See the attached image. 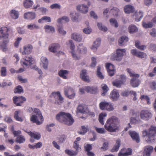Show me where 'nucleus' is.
<instances>
[{
	"instance_id": "a18cd8bd",
	"label": "nucleus",
	"mask_w": 156,
	"mask_h": 156,
	"mask_svg": "<svg viewBox=\"0 0 156 156\" xmlns=\"http://www.w3.org/2000/svg\"><path fill=\"white\" fill-rule=\"evenodd\" d=\"M44 29L46 32H51L53 33L55 31V28L54 27L49 25H46L44 27Z\"/></svg>"
},
{
	"instance_id": "774afa93",
	"label": "nucleus",
	"mask_w": 156,
	"mask_h": 156,
	"mask_svg": "<svg viewBox=\"0 0 156 156\" xmlns=\"http://www.w3.org/2000/svg\"><path fill=\"white\" fill-rule=\"evenodd\" d=\"M22 40V38L21 37H19L17 38L15 42L14 43V46L16 48H17L19 45V44L20 41Z\"/></svg>"
},
{
	"instance_id": "c9c22d12",
	"label": "nucleus",
	"mask_w": 156,
	"mask_h": 156,
	"mask_svg": "<svg viewBox=\"0 0 156 156\" xmlns=\"http://www.w3.org/2000/svg\"><path fill=\"white\" fill-rule=\"evenodd\" d=\"M143 13L141 11H139L138 13L136 12L135 13V18L136 21H139L143 16Z\"/></svg>"
},
{
	"instance_id": "338daca9",
	"label": "nucleus",
	"mask_w": 156,
	"mask_h": 156,
	"mask_svg": "<svg viewBox=\"0 0 156 156\" xmlns=\"http://www.w3.org/2000/svg\"><path fill=\"white\" fill-rule=\"evenodd\" d=\"M143 27L145 28H148L151 27L153 25V24L151 22H149L148 23H143L142 24Z\"/></svg>"
},
{
	"instance_id": "f8f14e48",
	"label": "nucleus",
	"mask_w": 156,
	"mask_h": 156,
	"mask_svg": "<svg viewBox=\"0 0 156 156\" xmlns=\"http://www.w3.org/2000/svg\"><path fill=\"white\" fill-rule=\"evenodd\" d=\"M33 61V58L30 55H27L26 56V58L21 59V64L23 65L27 66L28 65H30Z\"/></svg>"
},
{
	"instance_id": "5701e85b",
	"label": "nucleus",
	"mask_w": 156,
	"mask_h": 156,
	"mask_svg": "<svg viewBox=\"0 0 156 156\" xmlns=\"http://www.w3.org/2000/svg\"><path fill=\"white\" fill-rule=\"evenodd\" d=\"M153 149V147L151 146H146L144 151V156H150L151 153Z\"/></svg>"
},
{
	"instance_id": "052dcab7",
	"label": "nucleus",
	"mask_w": 156,
	"mask_h": 156,
	"mask_svg": "<svg viewBox=\"0 0 156 156\" xmlns=\"http://www.w3.org/2000/svg\"><path fill=\"white\" fill-rule=\"evenodd\" d=\"M51 94L53 95H57L59 98V100L61 101H62L63 100V98L61 96L60 93L59 92H52Z\"/></svg>"
},
{
	"instance_id": "473e14b6",
	"label": "nucleus",
	"mask_w": 156,
	"mask_h": 156,
	"mask_svg": "<svg viewBox=\"0 0 156 156\" xmlns=\"http://www.w3.org/2000/svg\"><path fill=\"white\" fill-rule=\"evenodd\" d=\"M33 3V1L31 0H24L23 5L25 8L28 9L31 7Z\"/></svg>"
},
{
	"instance_id": "e2e57ef3",
	"label": "nucleus",
	"mask_w": 156,
	"mask_h": 156,
	"mask_svg": "<svg viewBox=\"0 0 156 156\" xmlns=\"http://www.w3.org/2000/svg\"><path fill=\"white\" fill-rule=\"evenodd\" d=\"M87 127H81V129L79 131L78 133L81 135H83L85 134L87 132Z\"/></svg>"
},
{
	"instance_id": "ea45409f",
	"label": "nucleus",
	"mask_w": 156,
	"mask_h": 156,
	"mask_svg": "<svg viewBox=\"0 0 156 156\" xmlns=\"http://www.w3.org/2000/svg\"><path fill=\"white\" fill-rule=\"evenodd\" d=\"M140 42L138 41H137L135 42V46L137 48L141 50H144V48H146V46L140 45Z\"/></svg>"
},
{
	"instance_id": "c85d7f7f",
	"label": "nucleus",
	"mask_w": 156,
	"mask_h": 156,
	"mask_svg": "<svg viewBox=\"0 0 156 156\" xmlns=\"http://www.w3.org/2000/svg\"><path fill=\"white\" fill-rule=\"evenodd\" d=\"M41 64H42V66L44 69H47L48 68V59L46 57H42L41 58Z\"/></svg>"
},
{
	"instance_id": "6ab92c4d",
	"label": "nucleus",
	"mask_w": 156,
	"mask_h": 156,
	"mask_svg": "<svg viewBox=\"0 0 156 156\" xmlns=\"http://www.w3.org/2000/svg\"><path fill=\"white\" fill-rule=\"evenodd\" d=\"M119 96V95L116 90H113L111 93L110 95V98L113 101H117Z\"/></svg>"
},
{
	"instance_id": "2eb2a0df",
	"label": "nucleus",
	"mask_w": 156,
	"mask_h": 156,
	"mask_svg": "<svg viewBox=\"0 0 156 156\" xmlns=\"http://www.w3.org/2000/svg\"><path fill=\"white\" fill-rule=\"evenodd\" d=\"M131 53L133 55L141 58L146 57L147 55L143 52L137 51L136 49H132L131 50Z\"/></svg>"
},
{
	"instance_id": "864d4df0",
	"label": "nucleus",
	"mask_w": 156,
	"mask_h": 156,
	"mask_svg": "<svg viewBox=\"0 0 156 156\" xmlns=\"http://www.w3.org/2000/svg\"><path fill=\"white\" fill-rule=\"evenodd\" d=\"M101 67L100 66H98L97 70V76L100 79H103L104 78V76L103 75L102 73L101 72Z\"/></svg>"
},
{
	"instance_id": "a19ab883",
	"label": "nucleus",
	"mask_w": 156,
	"mask_h": 156,
	"mask_svg": "<svg viewBox=\"0 0 156 156\" xmlns=\"http://www.w3.org/2000/svg\"><path fill=\"white\" fill-rule=\"evenodd\" d=\"M44 21L46 22H50L51 21V18L49 17L44 16L41 19H39L38 20V22L39 23H43Z\"/></svg>"
},
{
	"instance_id": "49530a36",
	"label": "nucleus",
	"mask_w": 156,
	"mask_h": 156,
	"mask_svg": "<svg viewBox=\"0 0 156 156\" xmlns=\"http://www.w3.org/2000/svg\"><path fill=\"white\" fill-rule=\"evenodd\" d=\"M107 102L106 101L101 102L99 104L100 109L102 110H106Z\"/></svg>"
},
{
	"instance_id": "72a5a7b5",
	"label": "nucleus",
	"mask_w": 156,
	"mask_h": 156,
	"mask_svg": "<svg viewBox=\"0 0 156 156\" xmlns=\"http://www.w3.org/2000/svg\"><path fill=\"white\" fill-rule=\"evenodd\" d=\"M71 37L72 39L76 41L80 42L82 40L81 36L78 34L74 33L72 34Z\"/></svg>"
},
{
	"instance_id": "f3484780",
	"label": "nucleus",
	"mask_w": 156,
	"mask_h": 156,
	"mask_svg": "<svg viewBox=\"0 0 156 156\" xmlns=\"http://www.w3.org/2000/svg\"><path fill=\"white\" fill-rule=\"evenodd\" d=\"M87 74L86 70H83L80 74V77L83 81L89 83L90 82V80L89 79V76Z\"/></svg>"
},
{
	"instance_id": "603ef678",
	"label": "nucleus",
	"mask_w": 156,
	"mask_h": 156,
	"mask_svg": "<svg viewBox=\"0 0 156 156\" xmlns=\"http://www.w3.org/2000/svg\"><path fill=\"white\" fill-rule=\"evenodd\" d=\"M28 29L30 30L37 29L39 28V26L35 24H30L28 25L27 26Z\"/></svg>"
},
{
	"instance_id": "7c9ffc66",
	"label": "nucleus",
	"mask_w": 156,
	"mask_h": 156,
	"mask_svg": "<svg viewBox=\"0 0 156 156\" xmlns=\"http://www.w3.org/2000/svg\"><path fill=\"white\" fill-rule=\"evenodd\" d=\"M77 109L79 112L82 113H85L88 111L87 108L86 106H83L81 105H78Z\"/></svg>"
},
{
	"instance_id": "4468645a",
	"label": "nucleus",
	"mask_w": 156,
	"mask_h": 156,
	"mask_svg": "<svg viewBox=\"0 0 156 156\" xmlns=\"http://www.w3.org/2000/svg\"><path fill=\"white\" fill-rule=\"evenodd\" d=\"M129 134L133 140L135 141L137 143L140 142V138L138 133L135 131H129Z\"/></svg>"
},
{
	"instance_id": "8fccbe9b",
	"label": "nucleus",
	"mask_w": 156,
	"mask_h": 156,
	"mask_svg": "<svg viewBox=\"0 0 156 156\" xmlns=\"http://www.w3.org/2000/svg\"><path fill=\"white\" fill-rule=\"evenodd\" d=\"M109 22L112 26H114L116 28H117L118 27V24L117 21L115 19L111 18L110 19Z\"/></svg>"
},
{
	"instance_id": "f257e3e1",
	"label": "nucleus",
	"mask_w": 156,
	"mask_h": 156,
	"mask_svg": "<svg viewBox=\"0 0 156 156\" xmlns=\"http://www.w3.org/2000/svg\"><path fill=\"white\" fill-rule=\"evenodd\" d=\"M55 118L59 122L69 126L72 125L74 122L71 114L63 112L57 114Z\"/></svg>"
},
{
	"instance_id": "39448f33",
	"label": "nucleus",
	"mask_w": 156,
	"mask_h": 156,
	"mask_svg": "<svg viewBox=\"0 0 156 156\" xmlns=\"http://www.w3.org/2000/svg\"><path fill=\"white\" fill-rule=\"evenodd\" d=\"M126 50L125 49H118L116 50V55H112L111 59L113 60L120 61L122 58L124 54L126 53Z\"/></svg>"
},
{
	"instance_id": "13d9d810",
	"label": "nucleus",
	"mask_w": 156,
	"mask_h": 156,
	"mask_svg": "<svg viewBox=\"0 0 156 156\" xmlns=\"http://www.w3.org/2000/svg\"><path fill=\"white\" fill-rule=\"evenodd\" d=\"M62 20H64L65 22H68L69 21V19L66 16H63L58 19L57 20V22L59 23H60Z\"/></svg>"
},
{
	"instance_id": "e433bc0d",
	"label": "nucleus",
	"mask_w": 156,
	"mask_h": 156,
	"mask_svg": "<svg viewBox=\"0 0 156 156\" xmlns=\"http://www.w3.org/2000/svg\"><path fill=\"white\" fill-rule=\"evenodd\" d=\"M107 116V114L105 112H102L99 115V121L101 124L103 125L104 124V119Z\"/></svg>"
},
{
	"instance_id": "c756f323",
	"label": "nucleus",
	"mask_w": 156,
	"mask_h": 156,
	"mask_svg": "<svg viewBox=\"0 0 156 156\" xmlns=\"http://www.w3.org/2000/svg\"><path fill=\"white\" fill-rule=\"evenodd\" d=\"M121 141L120 140L118 139L116 142V143L112 148L111 150L112 152L117 151L120 147Z\"/></svg>"
},
{
	"instance_id": "20e7f679",
	"label": "nucleus",
	"mask_w": 156,
	"mask_h": 156,
	"mask_svg": "<svg viewBox=\"0 0 156 156\" xmlns=\"http://www.w3.org/2000/svg\"><path fill=\"white\" fill-rule=\"evenodd\" d=\"M126 70L129 73L130 76L133 77L130 81L131 85L133 87H137L139 85L140 83V81L138 79L140 76L139 75L135 74L134 73L132 72L130 69H127Z\"/></svg>"
},
{
	"instance_id": "cd10ccee",
	"label": "nucleus",
	"mask_w": 156,
	"mask_h": 156,
	"mask_svg": "<svg viewBox=\"0 0 156 156\" xmlns=\"http://www.w3.org/2000/svg\"><path fill=\"white\" fill-rule=\"evenodd\" d=\"M9 41L8 40H3L2 42L1 43L0 48L3 51H5L7 50V44Z\"/></svg>"
},
{
	"instance_id": "c03bdc74",
	"label": "nucleus",
	"mask_w": 156,
	"mask_h": 156,
	"mask_svg": "<svg viewBox=\"0 0 156 156\" xmlns=\"http://www.w3.org/2000/svg\"><path fill=\"white\" fill-rule=\"evenodd\" d=\"M25 141L24 137L22 135H19L17 136L16 140V142L18 143L21 144Z\"/></svg>"
},
{
	"instance_id": "0e129e2a",
	"label": "nucleus",
	"mask_w": 156,
	"mask_h": 156,
	"mask_svg": "<svg viewBox=\"0 0 156 156\" xmlns=\"http://www.w3.org/2000/svg\"><path fill=\"white\" fill-rule=\"evenodd\" d=\"M65 152L66 154L70 156H74L76 155L75 152L68 149L65 150Z\"/></svg>"
},
{
	"instance_id": "680f3d73",
	"label": "nucleus",
	"mask_w": 156,
	"mask_h": 156,
	"mask_svg": "<svg viewBox=\"0 0 156 156\" xmlns=\"http://www.w3.org/2000/svg\"><path fill=\"white\" fill-rule=\"evenodd\" d=\"M140 98L141 100H143V99L146 100L147 101V103L148 105L151 103L150 98L147 95H141L140 97Z\"/></svg>"
},
{
	"instance_id": "58836bf2",
	"label": "nucleus",
	"mask_w": 156,
	"mask_h": 156,
	"mask_svg": "<svg viewBox=\"0 0 156 156\" xmlns=\"http://www.w3.org/2000/svg\"><path fill=\"white\" fill-rule=\"evenodd\" d=\"M102 89L103 91V93L101 94L102 96H105L108 91L109 89L106 84H102L101 85Z\"/></svg>"
},
{
	"instance_id": "5fc2aeb1",
	"label": "nucleus",
	"mask_w": 156,
	"mask_h": 156,
	"mask_svg": "<svg viewBox=\"0 0 156 156\" xmlns=\"http://www.w3.org/2000/svg\"><path fill=\"white\" fill-rule=\"evenodd\" d=\"M119 11V9L116 7H114L111 9V12L113 15L115 16H117L118 15V12Z\"/></svg>"
},
{
	"instance_id": "4d7b16f0",
	"label": "nucleus",
	"mask_w": 156,
	"mask_h": 156,
	"mask_svg": "<svg viewBox=\"0 0 156 156\" xmlns=\"http://www.w3.org/2000/svg\"><path fill=\"white\" fill-rule=\"evenodd\" d=\"M1 75L2 76H5L7 75L6 68L5 67H2L0 71Z\"/></svg>"
},
{
	"instance_id": "4c0bfd02",
	"label": "nucleus",
	"mask_w": 156,
	"mask_h": 156,
	"mask_svg": "<svg viewBox=\"0 0 156 156\" xmlns=\"http://www.w3.org/2000/svg\"><path fill=\"white\" fill-rule=\"evenodd\" d=\"M128 30L129 32L131 34L137 31L138 29L135 25H131L129 27Z\"/></svg>"
},
{
	"instance_id": "393cba45",
	"label": "nucleus",
	"mask_w": 156,
	"mask_h": 156,
	"mask_svg": "<svg viewBox=\"0 0 156 156\" xmlns=\"http://www.w3.org/2000/svg\"><path fill=\"white\" fill-rule=\"evenodd\" d=\"M69 42L70 45V49L72 50L71 52L72 54V57L75 60L79 59V58L76 56V55L74 53V50L75 48V45L73 41L69 40Z\"/></svg>"
},
{
	"instance_id": "bb28decb",
	"label": "nucleus",
	"mask_w": 156,
	"mask_h": 156,
	"mask_svg": "<svg viewBox=\"0 0 156 156\" xmlns=\"http://www.w3.org/2000/svg\"><path fill=\"white\" fill-rule=\"evenodd\" d=\"M60 48V45L58 44H53L51 45L49 48V50L50 51L52 52H55L57 50H58Z\"/></svg>"
},
{
	"instance_id": "0eeeda50",
	"label": "nucleus",
	"mask_w": 156,
	"mask_h": 156,
	"mask_svg": "<svg viewBox=\"0 0 156 156\" xmlns=\"http://www.w3.org/2000/svg\"><path fill=\"white\" fill-rule=\"evenodd\" d=\"M9 29L7 27H2L0 28V40L8 38L9 37Z\"/></svg>"
},
{
	"instance_id": "de8ad7c7",
	"label": "nucleus",
	"mask_w": 156,
	"mask_h": 156,
	"mask_svg": "<svg viewBox=\"0 0 156 156\" xmlns=\"http://www.w3.org/2000/svg\"><path fill=\"white\" fill-rule=\"evenodd\" d=\"M14 93H15L20 94L23 93V90L22 87L20 86H18L14 89Z\"/></svg>"
},
{
	"instance_id": "6e6d98bb",
	"label": "nucleus",
	"mask_w": 156,
	"mask_h": 156,
	"mask_svg": "<svg viewBox=\"0 0 156 156\" xmlns=\"http://www.w3.org/2000/svg\"><path fill=\"white\" fill-rule=\"evenodd\" d=\"M105 67L107 71H109V70H115L114 65L110 63H107L106 64Z\"/></svg>"
},
{
	"instance_id": "4be33fe9",
	"label": "nucleus",
	"mask_w": 156,
	"mask_h": 156,
	"mask_svg": "<svg viewBox=\"0 0 156 156\" xmlns=\"http://www.w3.org/2000/svg\"><path fill=\"white\" fill-rule=\"evenodd\" d=\"M101 39L100 38L97 39L93 44L91 48V49L94 52L96 51L97 50V48L101 44Z\"/></svg>"
},
{
	"instance_id": "412c9836",
	"label": "nucleus",
	"mask_w": 156,
	"mask_h": 156,
	"mask_svg": "<svg viewBox=\"0 0 156 156\" xmlns=\"http://www.w3.org/2000/svg\"><path fill=\"white\" fill-rule=\"evenodd\" d=\"M76 9L78 11L83 13H86L88 11V6L84 5H78Z\"/></svg>"
},
{
	"instance_id": "3c124183",
	"label": "nucleus",
	"mask_w": 156,
	"mask_h": 156,
	"mask_svg": "<svg viewBox=\"0 0 156 156\" xmlns=\"http://www.w3.org/2000/svg\"><path fill=\"white\" fill-rule=\"evenodd\" d=\"M106 106V111H112L114 109L113 104L110 102H107Z\"/></svg>"
},
{
	"instance_id": "9d476101",
	"label": "nucleus",
	"mask_w": 156,
	"mask_h": 156,
	"mask_svg": "<svg viewBox=\"0 0 156 156\" xmlns=\"http://www.w3.org/2000/svg\"><path fill=\"white\" fill-rule=\"evenodd\" d=\"M26 98L23 96H15L13 98V101L14 103L17 106H21L22 104L26 101Z\"/></svg>"
},
{
	"instance_id": "1a4fd4ad",
	"label": "nucleus",
	"mask_w": 156,
	"mask_h": 156,
	"mask_svg": "<svg viewBox=\"0 0 156 156\" xmlns=\"http://www.w3.org/2000/svg\"><path fill=\"white\" fill-rule=\"evenodd\" d=\"M152 116L151 112L149 110H143L141 111L140 113L141 118L145 120H147L151 118Z\"/></svg>"
},
{
	"instance_id": "bf43d9fd",
	"label": "nucleus",
	"mask_w": 156,
	"mask_h": 156,
	"mask_svg": "<svg viewBox=\"0 0 156 156\" xmlns=\"http://www.w3.org/2000/svg\"><path fill=\"white\" fill-rule=\"evenodd\" d=\"M97 26L99 29L102 31H106L108 30L107 28L103 26L101 23H98Z\"/></svg>"
},
{
	"instance_id": "09e8293b",
	"label": "nucleus",
	"mask_w": 156,
	"mask_h": 156,
	"mask_svg": "<svg viewBox=\"0 0 156 156\" xmlns=\"http://www.w3.org/2000/svg\"><path fill=\"white\" fill-rule=\"evenodd\" d=\"M20 112V111H16L15 112L14 118L17 121L22 122L23 121V119L21 117H19L18 116Z\"/></svg>"
},
{
	"instance_id": "9b49d317",
	"label": "nucleus",
	"mask_w": 156,
	"mask_h": 156,
	"mask_svg": "<svg viewBox=\"0 0 156 156\" xmlns=\"http://www.w3.org/2000/svg\"><path fill=\"white\" fill-rule=\"evenodd\" d=\"M65 95L68 98L72 99L75 96V93L73 89L71 87H68L65 89Z\"/></svg>"
},
{
	"instance_id": "aec40b11",
	"label": "nucleus",
	"mask_w": 156,
	"mask_h": 156,
	"mask_svg": "<svg viewBox=\"0 0 156 156\" xmlns=\"http://www.w3.org/2000/svg\"><path fill=\"white\" fill-rule=\"evenodd\" d=\"M24 16L25 19L32 20L35 18L36 14L34 12H28L25 13Z\"/></svg>"
},
{
	"instance_id": "7ed1b4c3",
	"label": "nucleus",
	"mask_w": 156,
	"mask_h": 156,
	"mask_svg": "<svg viewBox=\"0 0 156 156\" xmlns=\"http://www.w3.org/2000/svg\"><path fill=\"white\" fill-rule=\"evenodd\" d=\"M156 135V127H151L148 130H144L142 131V136L145 137H147V141L148 143H151L154 140V137Z\"/></svg>"
},
{
	"instance_id": "423d86ee",
	"label": "nucleus",
	"mask_w": 156,
	"mask_h": 156,
	"mask_svg": "<svg viewBox=\"0 0 156 156\" xmlns=\"http://www.w3.org/2000/svg\"><path fill=\"white\" fill-rule=\"evenodd\" d=\"M119 123L118 118L115 116H112L107 121L104 127H116Z\"/></svg>"
},
{
	"instance_id": "6e6552de",
	"label": "nucleus",
	"mask_w": 156,
	"mask_h": 156,
	"mask_svg": "<svg viewBox=\"0 0 156 156\" xmlns=\"http://www.w3.org/2000/svg\"><path fill=\"white\" fill-rule=\"evenodd\" d=\"M126 77L124 75H121L120 76V80H116L112 82V84L114 86L119 88L121 85L124 84L126 82Z\"/></svg>"
},
{
	"instance_id": "79ce46f5",
	"label": "nucleus",
	"mask_w": 156,
	"mask_h": 156,
	"mask_svg": "<svg viewBox=\"0 0 156 156\" xmlns=\"http://www.w3.org/2000/svg\"><path fill=\"white\" fill-rule=\"evenodd\" d=\"M70 15H72V16L71 17V20L73 22H77L79 20H78V16L79 15L78 13H77L75 12H73L70 14Z\"/></svg>"
},
{
	"instance_id": "37998d69",
	"label": "nucleus",
	"mask_w": 156,
	"mask_h": 156,
	"mask_svg": "<svg viewBox=\"0 0 156 156\" xmlns=\"http://www.w3.org/2000/svg\"><path fill=\"white\" fill-rule=\"evenodd\" d=\"M80 52L82 53L83 54L86 53L87 52V49L85 47H84L83 46V44H81L79 45V47L78 49Z\"/></svg>"
},
{
	"instance_id": "f03ea898",
	"label": "nucleus",
	"mask_w": 156,
	"mask_h": 156,
	"mask_svg": "<svg viewBox=\"0 0 156 156\" xmlns=\"http://www.w3.org/2000/svg\"><path fill=\"white\" fill-rule=\"evenodd\" d=\"M28 110L30 112H33V114L36 115H32L31 117L30 120L33 123H35L37 125H40L42 123L44 119L38 109L29 107L28 108Z\"/></svg>"
},
{
	"instance_id": "69168bd1",
	"label": "nucleus",
	"mask_w": 156,
	"mask_h": 156,
	"mask_svg": "<svg viewBox=\"0 0 156 156\" xmlns=\"http://www.w3.org/2000/svg\"><path fill=\"white\" fill-rule=\"evenodd\" d=\"M58 30L59 33L61 34L65 35L66 34V32L63 29V26H59L58 27Z\"/></svg>"
},
{
	"instance_id": "ddd939ff",
	"label": "nucleus",
	"mask_w": 156,
	"mask_h": 156,
	"mask_svg": "<svg viewBox=\"0 0 156 156\" xmlns=\"http://www.w3.org/2000/svg\"><path fill=\"white\" fill-rule=\"evenodd\" d=\"M27 133L31 138H33L34 139L37 140H39L41 137V135L40 133L38 132H32L29 130L27 129H23Z\"/></svg>"
},
{
	"instance_id": "a878e982",
	"label": "nucleus",
	"mask_w": 156,
	"mask_h": 156,
	"mask_svg": "<svg viewBox=\"0 0 156 156\" xmlns=\"http://www.w3.org/2000/svg\"><path fill=\"white\" fill-rule=\"evenodd\" d=\"M124 11L126 13H133L134 11V7L130 5H128L124 7Z\"/></svg>"
},
{
	"instance_id": "f704fd0d",
	"label": "nucleus",
	"mask_w": 156,
	"mask_h": 156,
	"mask_svg": "<svg viewBox=\"0 0 156 156\" xmlns=\"http://www.w3.org/2000/svg\"><path fill=\"white\" fill-rule=\"evenodd\" d=\"M11 16L14 19H17L19 17V12L13 9L10 12Z\"/></svg>"
},
{
	"instance_id": "b1692460",
	"label": "nucleus",
	"mask_w": 156,
	"mask_h": 156,
	"mask_svg": "<svg viewBox=\"0 0 156 156\" xmlns=\"http://www.w3.org/2000/svg\"><path fill=\"white\" fill-rule=\"evenodd\" d=\"M68 71L61 69L58 72V75L59 76L63 79H66L67 78V76L69 73Z\"/></svg>"
},
{
	"instance_id": "2f4dec72",
	"label": "nucleus",
	"mask_w": 156,
	"mask_h": 156,
	"mask_svg": "<svg viewBox=\"0 0 156 156\" xmlns=\"http://www.w3.org/2000/svg\"><path fill=\"white\" fill-rule=\"evenodd\" d=\"M128 41V38L126 36H123L121 37L119 40V45L122 46L125 43Z\"/></svg>"
},
{
	"instance_id": "a211bd4d",
	"label": "nucleus",
	"mask_w": 156,
	"mask_h": 156,
	"mask_svg": "<svg viewBox=\"0 0 156 156\" xmlns=\"http://www.w3.org/2000/svg\"><path fill=\"white\" fill-rule=\"evenodd\" d=\"M85 90L87 92L91 94H96L98 93V89L97 87H87L85 88Z\"/></svg>"
},
{
	"instance_id": "dca6fc26",
	"label": "nucleus",
	"mask_w": 156,
	"mask_h": 156,
	"mask_svg": "<svg viewBox=\"0 0 156 156\" xmlns=\"http://www.w3.org/2000/svg\"><path fill=\"white\" fill-rule=\"evenodd\" d=\"M33 49V46L31 44H27L23 47V51L22 52V54L24 55L30 54L32 52Z\"/></svg>"
}]
</instances>
